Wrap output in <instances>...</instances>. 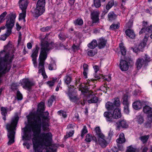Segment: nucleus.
I'll return each mask as SVG.
<instances>
[{"label":"nucleus","mask_w":152,"mask_h":152,"mask_svg":"<svg viewBox=\"0 0 152 152\" xmlns=\"http://www.w3.org/2000/svg\"><path fill=\"white\" fill-rule=\"evenodd\" d=\"M56 99V97L54 96H52L49 99L48 101V105L49 107L52 105V103Z\"/></svg>","instance_id":"c9c22d12"},{"label":"nucleus","mask_w":152,"mask_h":152,"mask_svg":"<svg viewBox=\"0 0 152 152\" xmlns=\"http://www.w3.org/2000/svg\"><path fill=\"white\" fill-rule=\"evenodd\" d=\"M132 26V22L129 20V22L126 24V26L128 28H131Z\"/></svg>","instance_id":"052dcab7"},{"label":"nucleus","mask_w":152,"mask_h":152,"mask_svg":"<svg viewBox=\"0 0 152 152\" xmlns=\"http://www.w3.org/2000/svg\"><path fill=\"white\" fill-rule=\"evenodd\" d=\"M119 47L122 55L123 56H125L126 54V50L124 46L123 45L122 43L120 44Z\"/></svg>","instance_id":"c85d7f7f"},{"label":"nucleus","mask_w":152,"mask_h":152,"mask_svg":"<svg viewBox=\"0 0 152 152\" xmlns=\"http://www.w3.org/2000/svg\"><path fill=\"white\" fill-rule=\"evenodd\" d=\"M58 113L60 116H62L63 117L65 118L66 116V113L62 111H58Z\"/></svg>","instance_id":"3c124183"},{"label":"nucleus","mask_w":152,"mask_h":152,"mask_svg":"<svg viewBox=\"0 0 152 152\" xmlns=\"http://www.w3.org/2000/svg\"><path fill=\"white\" fill-rule=\"evenodd\" d=\"M95 54L92 50H90L88 52V55L90 56H93Z\"/></svg>","instance_id":"13d9d810"},{"label":"nucleus","mask_w":152,"mask_h":152,"mask_svg":"<svg viewBox=\"0 0 152 152\" xmlns=\"http://www.w3.org/2000/svg\"><path fill=\"white\" fill-rule=\"evenodd\" d=\"M151 123H150L148 122L147 121L145 123V126L146 128H150L151 127Z\"/></svg>","instance_id":"e2e57ef3"},{"label":"nucleus","mask_w":152,"mask_h":152,"mask_svg":"<svg viewBox=\"0 0 152 152\" xmlns=\"http://www.w3.org/2000/svg\"><path fill=\"white\" fill-rule=\"evenodd\" d=\"M37 58H32V61L34 65V66L35 67H36L37 66V63L36 61Z\"/></svg>","instance_id":"774afa93"},{"label":"nucleus","mask_w":152,"mask_h":152,"mask_svg":"<svg viewBox=\"0 0 152 152\" xmlns=\"http://www.w3.org/2000/svg\"><path fill=\"white\" fill-rule=\"evenodd\" d=\"M28 122L30 124L31 128L33 132V134H32V132L31 131H29L27 130V129L24 127L22 129V130H23V135L22 136V140H29L31 139L33 137L34 132L32 130V129L31 126V124L30 122L29 119L28 118Z\"/></svg>","instance_id":"6e6552de"},{"label":"nucleus","mask_w":152,"mask_h":152,"mask_svg":"<svg viewBox=\"0 0 152 152\" xmlns=\"http://www.w3.org/2000/svg\"><path fill=\"white\" fill-rule=\"evenodd\" d=\"M143 65H145L144 59L142 58L138 59L136 63V65L137 69H140Z\"/></svg>","instance_id":"a211bd4d"},{"label":"nucleus","mask_w":152,"mask_h":152,"mask_svg":"<svg viewBox=\"0 0 152 152\" xmlns=\"http://www.w3.org/2000/svg\"><path fill=\"white\" fill-rule=\"evenodd\" d=\"M107 121L110 123L113 122L114 119H117L121 117V110L119 108L115 109L112 113L105 112L104 114Z\"/></svg>","instance_id":"39448f33"},{"label":"nucleus","mask_w":152,"mask_h":152,"mask_svg":"<svg viewBox=\"0 0 152 152\" xmlns=\"http://www.w3.org/2000/svg\"><path fill=\"white\" fill-rule=\"evenodd\" d=\"M39 48L37 45H36L35 48L33 50V53L31 56L32 58H37Z\"/></svg>","instance_id":"b1692460"},{"label":"nucleus","mask_w":152,"mask_h":152,"mask_svg":"<svg viewBox=\"0 0 152 152\" xmlns=\"http://www.w3.org/2000/svg\"><path fill=\"white\" fill-rule=\"evenodd\" d=\"M11 88L13 90H16L17 89V86L14 83L12 84L11 86Z\"/></svg>","instance_id":"338daca9"},{"label":"nucleus","mask_w":152,"mask_h":152,"mask_svg":"<svg viewBox=\"0 0 152 152\" xmlns=\"http://www.w3.org/2000/svg\"><path fill=\"white\" fill-rule=\"evenodd\" d=\"M22 84L23 87L28 91L31 90L32 87L34 85V83L29 81L28 79L23 80Z\"/></svg>","instance_id":"9d476101"},{"label":"nucleus","mask_w":152,"mask_h":152,"mask_svg":"<svg viewBox=\"0 0 152 152\" xmlns=\"http://www.w3.org/2000/svg\"><path fill=\"white\" fill-rule=\"evenodd\" d=\"M143 58L144 59V63L145 66H147L148 64V63L152 60V59H151V58L149 57V56L147 54L145 55Z\"/></svg>","instance_id":"bb28decb"},{"label":"nucleus","mask_w":152,"mask_h":152,"mask_svg":"<svg viewBox=\"0 0 152 152\" xmlns=\"http://www.w3.org/2000/svg\"><path fill=\"white\" fill-rule=\"evenodd\" d=\"M105 107L107 110L109 111L114 110L115 109L117 108L115 107L113 103L110 102H108L106 104Z\"/></svg>","instance_id":"dca6fc26"},{"label":"nucleus","mask_w":152,"mask_h":152,"mask_svg":"<svg viewBox=\"0 0 152 152\" xmlns=\"http://www.w3.org/2000/svg\"><path fill=\"white\" fill-rule=\"evenodd\" d=\"M74 23L75 25H81L83 24V21L81 19L78 18L74 22Z\"/></svg>","instance_id":"58836bf2"},{"label":"nucleus","mask_w":152,"mask_h":152,"mask_svg":"<svg viewBox=\"0 0 152 152\" xmlns=\"http://www.w3.org/2000/svg\"><path fill=\"white\" fill-rule=\"evenodd\" d=\"M92 140H94L96 143H97L98 141L96 137H92L91 135H90L89 134H88L86 135L85 140L86 142H90Z\"/></svg>","instance_id":"4be33fe9"},{"label":"nucleus","mask_w":152,"mask_h":152,"mask_svg":"<svg viewBox=\"0 0 152 152\" xmlns=\"http://www.w3.org/2000/svg\"><path fill=\"white\" fill-rule=\"evenodd\" d=\"M124 111L126 113H129V105L124 106Z\"/></svg>","instance_id":"680f3d73"},{"label":"nucleus","mask_w":152,"mask_h":152,"mask_svg":"<svg viewBox=\"0 0 152 152\" xmlns=\"http://www.w3.org/2000/svg\"><path fill=\"white\" fill-rule=\"evenodd\" d=\"M117 129H119L120 127L122 128H127L128 126V124L124 120H120L116 123Z\"/></svg>","instance_id":"f8f14e48"},{"label":"nucleus","mask_w":152,"mask_h":152,"mask_svg":"<svg viewBox=\"0 0 152 152\" xmlns=\"http://www.w3.org/2000/svg\"><path fill=\"white\" fill-rule=\"evenodd\" d=\"M27 5L26 4L24 6H22L21 5L20 6V7L22 11V12L19 14V20L23 19L24 22L26 21L25 18L26 14V10L27 8Z\"/></svg>","instance_id":"9b49d317"},{"label":"nucleus","mask_w":152,"mask_h":152,"mask_svg":"<svg viewBox=\"0 0 152 152\" xmlns=\"http://www.w3.org/2000/svg\"><path fill=\"white\" fill-rule=\"evenodd\" d=\"M145 30L148 32H152V26H151L147 27Z\"/></svg>","instance_id":"bf43d9fd"},{"label":"nucleus","mask_w":152,"mask_h":152,"mask_svg":"<svg viewBox=\"0 0 152 152\" xmlns=\"http://www.w3.org/2000/svg\"><path fill=\"white\" fill-rule=\"evenodd\" d=\"M64 80L65 83L67 85L69 84L72 81V78L71 77L66 75L65 77Z\"/></svg>","instance_id":"e433bc0d"},{"label":"nucleus","mask_w":152,"mask_h":152,"mask_svg":"<svg viewBox=\"0 0 152 152\" xmlns=\"http://www.w3.org/2000/svg\"><path fill=\"white\" fill-rule=\"evenodd\" d=\"M149 137V135H148L141 136L140 139L143 143H145L147 142Z\"/></svg>","instance_id":"72a5a7b5"},{"label":"nucleus","mask_w":152,"mask_h":152,"mask_svg":"<svg viewBox=\"0 0 152 152\" xmlns=\"http://www.w3.org/2000/svg\"><path fill=\"white\" fill-rule=\"evenodd\" d=\"M45 0H38L37 2L36 7L33 12L35 17H38L41 15L45 11Z\"/></svg>","instance_id":"423d86ee"},{"label":"nucleus","mask_w":152,"mask_h":152,"mask_svg":"<svg viewBox=\"0 0 152 152\" xmlns=\"http://www.w3.org/2000/svg\"><path fill=\"white\" fill-rule=\"evenodd\" d=\"M146 120L148 122H152V114L148 115Z\"/></svg>","instance_id":"603ef678"},{"label":"nucleus","mask_w":152,"mask_h":152,"mask_svg":"<svg viewBox=\"0 0 152 152\" xmlns=\"http://www.w3.org/2000/svg\"><path fill=\"white\" fill-rule=\"evenodd\" d=\"M39 69L38 73L41 74L44 78H47V76L46 74L44 68H39Z\"/></svg>","instance_id":"c756f323"},{"label":"nucleus","mask_w":152,"mask_h":152,"mask_svg":"<svg viewBox=\"0 0 152 152\" xmlns=\"http://www.w3.org/2000/svg\"><path fill=\"white\" fill-rule=\"evenodd\" d=\"M113 103L115 106V107H119L121 104L119 99L118 98H115L114 99V101Z\"/></svg>","instance_id":"473e14b6"},{"label":"nucleus","mask_w":152,"mask_h":152,"mask_svg":"<svg viewBox=\"0 0 152 152\" xmlns=\"http://www.w3.org/2000/svg\"><path fill=\"white\" fill-rule=\"evenodd\" d=\"M144 48V46L143 45V44L142 43L140 44L138 47V49L139 50V51H142Z\"/></svg>","instance_id":"6e6d98bb"},{"label":"nucleus","mask_w":152,"mask_h":152,"mask_svg":"<svg viewBox=\"0 0 152 152\" xmlns=\"http://www.w3.org/2000/svg\"><path fill=\"white\" fill-rule=\"evenodd\" d=\"M125 33L129 38L132 39L134 38L135 36L133 31L132 29H128L125 31Z\"/></svg>","instance_id":"2eb2a0df"},{"label":"nucleus","mask_w":152,"mask_h":152,"mask_svg":"<svg viewBox=\"0 0 152 152\" xmlns=\"http://www.w3.org/2000/svg\"><path fill=\"white\" fill-rule=\"evenodd\" d=\"M106 41L103 38H100L99 39L98 46L100 49L104 48L106 45Z\"/></svg>","instance_id":"aec40b11"},{"label":"nucleus","mask_w":152,"mask_h":152,"mask_svg":"<svg viewBox=\"0 0 152 152\" xmlns=\"http://www.w3.org/2000/svg\"><path fill=\"white\" fill-rule=\"evenodd\" d=\"M87 131L86 129V126H84L83 128L81 131V136L82 137H83L85 134L87 133Z\"/></svg>","instance_id":"49530a36"},{"label":"nucleus","mask_w":152,"mask_h":152,"mask_svg":"<svg viewBox=\"0 0 152 152\" xmlns=\"http://www.w3.org/2000/svg\"><path fill=\"white\" fill-rule=\"evenodd\" d=\"M17 96L18 99L19 100H21L22 98V94L20 93V92L19 91H18L17 92Z\"/></svg>","instance_id":"5fc2aeb1"},{"label":"nucleus","mask_w":152,"mask_h":152,"mask_svg":"<svg viewBox=\"0 0 152 152\" xmlns=\"http://www.w3.org/2000/svg\"><path fill=\"white\" fill-rule=\"evenodd\" d=\"M40 125H32L34 134L32 142L34 152H51L48 150L47 145L52 140V134L50 132L41 133Z\"/></svg>","instance_id":"f257e3e1"},{"label":"nucleus","mask_w":152,"mask_h":152,"mask_svg":"<svg viewBox=\"0 0 152 152\" xmlns=\"http://www.w3.org/2000/svg\"><path fill=\"white\" fill-rule=\"evenodd\" d=\"M11 33V32H8L7 30L6 33L3 35H1V37H0V39L3 40H5L7 37L10 35Z\"/></svg>","instance_id":"4c0bfd02"},{"label":"nucleus","mask_w":152,"mask_h":152,"mask_svg":"<svg viewBox=\"0 0 152 152\" xmlns=\"http://www.w3.org/2000/svg\"><path fill=\"white\" fill-rule=\"evenodd\" d=\"M119 27V25L118 24H113L110 26V28L112 30L118 28Z\"/></svg>","instance_id":"de8ad7c7"},{"label":"nucleus","mask_w":152,"mask_h":152,"mask_svg":"<svg viewBox=\"0 0 152 152\" xmlns=\"http://www.w3.org/2000/svg\"><path fill=\"white\" fill-rule=\"evenodd\" d=\"M11 48L9 45H7L5 48L3 50V51L7 53H9V51H10Z\"/></svg>","instance_id":"864d4df0"},{"label":"nucleus","mask_w":152,"mask_h":152,"mask_svg":"<svg viewBox=\"0 0 152 152\" xmlns=\"http://www.w3.org/2000/svg\"><path fill=\"white\" fill-rule=\"evenodd\" d=\"M114 0H111L107 4L106 6V9L107 10H109L114 5Z\"/></svg>","instance_id":"f704fd0d"},{"label":"nucleus","mask_w":152,"mask_h":152,"mask_svg":"<svg viewBox=\"0 0 152 152\" xmlns=\"http://www.w3.org/2000/svg\"><path fill=\"white\" fill-rule=\"evenodd\" d=\"M1 114L2 115H6L7 114V109L5 107H2L1 108Z\"/></svg>","instance_id":"8fccbe9b"},{"label":"nucleus","mask_w":152,"mask_h":152,"mask_svg":"<svg viewBox=\"0 0 152 152\" xmlns=\"http://www.w3.org/2000/svg\"><path fill=\"white\" fill-rule=\"evenodd\" d=\"M54 64H50L49 65L48 68L50 70H52L54 69L53 66L55 65Z\"/></svg>","instance_id":"69168bd1"},{"label":"nucleus","mask_w":152,"mask_h":152,"mask_svg":"<svg viewBox=\"0 0 152 152\" xmlns=\"http://www.w3.org/2000/svg\"><path fill=\"white\" fill-rule=\"evenodd\" d=\"M88 66L87 64H84L83 65L84 71L83 72V74L85 78H87V73L88 71Z\"/></svg>","instance_id":"7c9ffc66"},{"label":"nucleus","mask_w":152,"mask_h":152,"mask_svg":"<svg viewBox=\"0 0 152 152\" xmlns=\"http://www.w3.org/2000/svg\"><path fill=\"white\" fill-rule=\"evenodd\" d=\"M74 134V131H72L69 132L68 133H67L66 135L64 137L65 139H67L68 137L72 136Z\"/></svg>","instance_id":"09e8293b"},{"label":"nucleus","mask_w":152,"mask_h":152,"mask_svg":"<svg viewBox=\"0 0 152 152\" xmlns=\"http://www.w3.org/2000/svg\"><path fill=\"white\" fill-rule=\"evenodd\" d=\"M50 28V27L47 26L46 27H43L41 29V30L43 32H45L46 31H48Z\"/></svg>","instance_id":"4d7b16f0"},{"label":"nucleus","mask_w":152,"mask_h":152,"mask_svg":"<svg viewBox=\"0 0 152 152\" xmlns=\"http://www.w3.org/2000/svg\"><path fill=\"white\" fill-rule=\"evenodd\" d=\"M133 108L136 110L140 109L142 107V103L140 100L134 102L132 104Z\"/></svg>","instance_id":"412c9836"},{"label":"nucleus","mask_w":152,"mask_h":152,"mask_svg":"<svg viewBox=\"0 0 152 152\" xmlns=\"http://www.w3.org/2000/svg\"><path fill=\"white\" fill-rule=\"evenodd\" d=\"M97 45V43L96 40H93L90 43L88 44V46L91 49H94Z\"/></svg>","instance_id":"393cba45"},{"label":"nucleus","mask_w":152,"mask_h":152,"mask_svg":"<svg viewBox=\"0 0 152 152\" xmlns=\"http://www.w3.org/2000/svg\"><path fill=\"white\" fill-rule=\"evenodd\" d=\"M143 111L145 113L148 115L152 114V108L149 106L146 105L143 108Z\"/></svg>","instance_id":"5701e85b"},{"label":"nucleus","mask_w":152,"mask_h":152,"mask_svg":"<svg viewBox=\"0 0 152 152\" xmlns=\"http://www.w3.org/2000/svg\"><path fill=\"white\" fill-rule=\"evenodd\" d=\"M99 144L102 147H105L107 145V142L105 140V137L103 134L97 137Z\"/></svg>","instance_id":"ddd939ff"},{"label":"nucleus","mask_w":152,"mask_h":152,"mask_svg":"<svg viewBox=\"0 0 152 152\" xmlns=\"http://www.w3.org/2000/svg\"><path fill=\"white\" fill-rule=\"evenodd\" d=\"M46 37L42 39L41 41V51L39 56L40 61L39 64V68H44V61L46 59L47 54L49 51L55 46V44L53 42L49 43L45 40Z\"/></svg>","instance_id":"7ed1b4c3"},{"label":"nucleus","mask_w":152,"mask_h":152,"mask_svg":"<svg viewBox=\"0 0 152 152\" xmlns=\"http://www.w3.org/2000/svg\"><path fill=\"white\" fill-rule=\"evenodd\" d=\"M45 104L43 102H41L38 105L37 113L38 114L37 115H32L29 116H28V118L29 119L30 122L32 129V125H37L38 124L40 125V130L41 128L44 132H49L50 131L49 128V125L46 120L48 119L49 113L48 112H45V113L43 112L45 110Z\"/></svg>","instance_id":"f03ea898"},{"label":"nucleus","mask_w":152,"mask_h":152,"mask_svg":"<svg viewBox=\"0 0 152 152\" xmlns=\"http://www.w3.org/2000/svg\"><path fill=\"white\" fill-rule=\"evenodd\" d=\"M94 4L96 8L99 7L101 6V2L100 0H94Z\"/></svg>","instance_id":"79ce46f5"},{"label":"nucleus","mask_w":152,"mask_h":152,"mask_svg":"<svg viewBox=\"0 0 152 152\" xmlns=\"http://www.w3.org/2000/svg\"><path fill=\"white\" fill-rule=\"evenodd\" d=\"M136 149L133 148L132 146H129L127 148L126 152H135Z\"/></svg>","instance_id":"37998d69"},{"label":"nucleus","mask_w":152,"mask_h":152,"mask_svg":"<svg viewBox=\"0 0 152 152\" xmlns=\"http://www.w3.org/2000/svg\"><path fill=\"white\" fill-rule=\"evenodd\" d=\"M68 96L70 100L72 102H77L79 100V98L77 97L74 93H69Z\"/></svg>","instance_id":"f3484780"},{"label":"nucleus","mask_w":152,"mask_h":152,"mask_svg":"<svg viewBox=\"0 0 152 152\" xmlns=\"http://www.w3.org/2000/svg\"><path fill=\"white\" fill-rule=\"evenodd\" d=\"M126 140L124 137V135L123 133H121L119 138L117 140L116 142L118 144L123 143L125 142Z\"/></svg>","instance_id":"6ab92c4d"},{"label":"nucleus","mask_w":152,"mask_h":152,"mask_svg":"<svg viewBox=\"0 0 152 152\" xmlns=\"http://www.w3.org/2000/svg\"><path fill=\"white\" fill-rule=\"evenodd\" d=\"M98 100V98L96 96H94L91 99L88 100V102L90 104L91 103H96L97 102Z\"/></svg>","instance_id":"a19ab883"},{"label":"nucleus","mask_w":152,"mask_h":152,"mask_svg":"<svg viewBox=\"0 0 152 152\" xmlns=\"http://www.w3.org/2000/svg\"><path fill=\"white\" fill-rule=\"evenodd\" d=\"M28 0H20V6L22 5V6H24L26 4H27V6L28 5Z\"/></svg>","instance_id":"c03bdc74"},{"label":"nucleus","mask_w":152,"mask_h":152,"mask_svg":"<svg viewBox=\"0 0 152 152\" xmlns=\"http://www.w3.org/2000/svg\"><path fill=\"white\" fill-rule=\"evenodd\" d=\"M116 15L113 12H110L109 13L108 15V17L109 20L110 21H112L116 18Z\"/></svg>","instance_id":"a878e982"},{"label":"nucleus","mask_w":152,"mask_h":152,"mask_svg":"<svg viewBox=\"0 0 152 152\" xmlns=\"http://www.w3.org/2000/svg\"><path fill=\"white\" fill-rule=\"evenodd\" d=\"M16 15L15 13H10L7 17V20L5 26L7 29L8 32H11V30L14 25Z\"/></svg>","instance_id":"0eeeda50"},{"label":"nucleus","mask_w":152,"mask_h":152,"mask_svg":"<svg viewBox=\"0 0 152 152\" xmlns=\"http://www.w3.org/2000/svg\"><path fill=\"white\" fill-rule=\"evenodd\" d=\"M120 67L122 71H126L129 68V65L127 62L125 60L121 61L120 64Z\"/></svg>","instance_id":"4468645a"},{"label":"nucleus","mask_w":152,"mask_h":152,"mask_svg":"<svg viewBox=\"0 0 152 152\" xmlns=\"http://www.w3.org/2000/svg\"><path fill=\"white\" fill-rule=\"evenodd\" d=\"M7 14V13L6 12H4L2 13L0 15V23L2 22L3 20H4V19H3L5 16Z\"/></svg>","instance_id":"a18cd8bd"},{"label":"nucleus","mask_w":152,"mask_h":152,"mask_svg":"<svg viewBox=\"0 0 152 152\" xmlns=\"http://www.w3.org/2000/svg\"><path fill=\"white\" fill-rule=\"evenodd\" d=\"M72 48L74 51L79 49V47L78 46H76L74 45L72 46Z\"/></svg>","instance_id":"0e129e2a"},{"label":"nucleus","mask_w":152,"mask_h":152,"mask_svg":"<svg viewBox=\"0 0 152 152\" xmlns=\"http://www.w3.org/2000/svg\"><path fill=\"white\" fill-rule=\"evenodd\" d=\"M19 120L17 116H15L12 118L10 122L7 123L6 125V129L7 130V136L9 140L7 144L10 145L14 142L15 136L16 127Z\"/></svg>","instance_id":"20e7f679"},{"label":"nucleus","mask_w":152,"mask_h":152,"mask_svg":"<svg viewBox=\"0 0 152 152\" xmlns=\"http://www.w3.org/2000/svg\"><path fill=\"white\" fill-rule=\"evenodd\" d=\"M99 14L100 13L98 11L94 10L91 11V18L92 20V23L91 25V26H93L94 23H99Z\"/></svg>","instance_id":"1a4fd4ad"},{"label":"nucleus","mask_w":152,"mask_h":152,"mask_svg":"<svg viewBox=\"0 0 152 152\" xmlns=\"http://www.w3.org/2000/svg\"><path fill=\"white\" fill-rule=\"evenodd\" d=\"M137 121L139 124H141L143 123L144 121L143 117L141 115L137 116Z\"/></svg>","instance_id":"ea45409f"},{"label":"nucleus","mask_w":152,"mask_h":152,"mask_svg":"<svg viewBox=\"0 0 152 152\" xmlns=\"http://www.w3.org/2000/svg\"><path fill=\"white\" fill-rule=\"evenodd\" d=\"M123 104L124 106L129 105V102L128 100V96L126 95H124L123 96Z\"/></svg>","instance_id":"2f4dec72"},{"label":"nucleus","mask_w":152,"mask_h":152,"mask_svg":"<svg viewBox=\"0 0 152 152\" xmlns=\"http://www.w3.org/2000/svg\"><path fill=\"white\" fill-rule=\"evenodd\" d=\"M95 131L96 133V136L97 137L103 134L99 126L96 127L95 128Z\"/></svg>","instance_id":"cd10ccee"}]
</instances>
